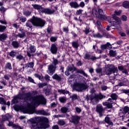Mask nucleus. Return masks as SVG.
I'll list each match as a JSON object with an SVG mask.
<instances>
[{"label": "nucleus", "mask_w": 129, "mask_h": 129, "mask_svg": "<svg viewBox=\"0 0 129 129\" xmlns=\"http://www.w3.org/2000/svg\"><path fill=\"white\" fill-rule=\"evenodd\" d=\"M12 104H15V103H18L19 102V99L17 96L13 97V99L12 101Z\"/></svg>", "instance_id": "nucleus-32"}, {"label": "nucleus", "mask_w": 129, "mask_h": 129, "mask_svg": "<svg viewBox=\"0 0 129 129\" xmlns=\"http://www.w3.org/2000/svg\"><path fill=\"white\" fill-rule=\"evenodd\" d=\"M122 93H125V94H128V90L126 89H122L121 90Z\"/></svg>", "instance_id": "nucleus-51"}, {"label": "nucleus", "mask_w": 129, "mask_h": 129, "mask_svg": "<svg viewBox=\"0 0 129 129\" xmlns=\"http://www.w3.org/2000/svg\"><path fill=\"white\" fill-rule=\"evenodd\" d=\"M68 108L66 107H62L60 109V111L62 113H66L68 111Z\"/></svg>", "instance_id": "nucleus-37"}, {"label": "nucleus", "mask_w": 129, "mask_h": 129, "mask_svg": "<svg viewBox=\"0 0 129 129\" xmlns=\"http://www.w3.org/2000/svg\"><path fill=\"white\" fill-rule=\"evenodd\" d=\"M33 67L34 62H30L25 64V67H23L22 69H21L20 70H22V71H24L25 68H26V69H29V68H33Z\"/></svg>", "instance_id": "nucleus-15"}, {"label": "nucleus", "mask_w": 129, "mask_h": 129, "mask_svg": "<svg viewBox=\"0 0 129 129\" xmlns=\"http://www.w3.org/2000/svg\"><path fill=\"white\" fill-rule=\"evenodd\" d=\"M34 76L36 77V78H38L39 80H41V81L43 80V77H41V76L38 74H34Z\"/></svg>", "instance_id": "nucleus-47"}, {"label": "nucleus", "mask_w": 129, "mask_h": 129, "mask_svg": "<svg viewBox=\"0 0 129 129\" xmlns=\"http://www.w3.org/2000/svg\"><path fill=\"white\" fill-rule=\"evenodd\" d=\"M70 6H71V8H74V9L79 8V5L77 2H71L70 3Z\"/></svg>", "instance_id": "nucleus-25"}, {"label": "nucleus", "mask_w": 129, "mask_h": 129, "mask_svg": "<svg viewBox=\"0 0 129 129\" xmlns=\"http://www.w3.org/2000/svg\"><path fill=\"white\" fill-rule=\"evenodd\" d=\"M104 110L103 107L101 104H98L96 108V111L99 113L100 117H101L103 114L102 113Z\"/></svg>", "instance_id": "nucleus-11"}, {"label": "nucleus", "mask_w": 129, "mask_h": 129, "mask_svg": "<svg viewBox=\"0 0 129 129\" xmlns=\"http://www.w3.org/2000/svg\"><path fill=\"white\" fill-rule=\"evenodd\" d=\"M10 77H11V76L9 75H5L4 76V78L6 80H10Z\"/></svg>", "instance_id": "nucleus-59"}, {"label": "nucleus", "mask_w": 129, "mask_h": 129, "mask_svg": "<svg viewBox=\"0 0 129 129\" xmlns=\"http://www.w3.org/2000/svg\"><path fill=\"white\" fill-rule=\"evenodd\" d=\"M112 71H113V66L112 64H108V67L104 69V73L106 75H110Z\"/></svg>", "instance_id": "nucleus-10"}, {"label": "nucleus", "mask_w": 129, "mask_h": 129, "mask_svg": "<svg viewBox=\"0 0 129 129\" xmlns=\"http://www.w3.org/2000/svg\"><path fill=\"white\" fill-rule=\"evenodd\" d=\"M83 32L85 33L86 35H88L90 32H91V30H90V28L87 27L85 28Z\"/></svg>", "instance_id": "nucleus-36"}, {"label": "nucleus", "mask_w": 129, "mask_h": 129, "mask_svg": "<svg viewBox=\"0 0 129 129\" xmlns=\"http://www.w3.org/2000/svg\"><path fill=\"white\" fill-rule=\"evenodd\" d=\"M46 85H47V84L46 83L43 84H38V85L39 88H43L44 86H46Z\"/></svg>", "instance_id": "nucleus-48"}, {"label": "nucleus", "mask_w": 129, "mask_h": 129, "mask_svg": "<svg viewBox=\"0 0 129 129\" xmlns=\"http://www.w3.org/2000/svg\"><path fill=\"white\" fill-rule=\"evenodd\" d=\"M8 38V35L6 33H3L0 35V41L4 42Z\"/></svg>", "instance_id": "nucleus-26"}, {"label": "nucleus", "mask_w": 129, "mask_h": 129, "mask_svg": "<svg viewBox=\"0 0 129 129\" xmlns=\"http://www.w3.org/2000/svg\"><path fill=\"white\" fill-rule=\"evenodd\" d=\"M78 95L76 94H74L70 96V98H72V100H76V99H78Z\"/></svg>", "instance_id": "nucleus-38"}, {"label": "nucleus", "mask_w": 129, "mask_h": 129, "mask_svg": "<svg viewBox=\"0 0 129 129\" xmlns=\"http://www.w3.org/2000/svg\"><path fill=\"white\" fill-rule=\"evenodd\" d=\"M58 92L59 93H62V94H69L70 95V94L69 93V91H66L65 90H62V89H59L57 90Z\"/></svg>", "instance_id": "nucleus-29"}, {"label": "nucleus", "mask_w": 129, "mask_h": 129, "mask_svg": "<svg viewBox=\"0 0 129 129\" xmlns=\"http://www.w3.org/2000/svg\"><path fill=\"white\" fill-rule=\"evenodd\" d=\"M35 27H40V28H42V27L45 26L46 22L41 18L33 16V18L30 20V22H28L26 23V26L28 28L32 29V28H33V25Z\"/></svg>", "instance_id": "nucleus-3"}, {"label": "nucleus", "mask_w": 129, "mask_h": 129, "mask_svg": "<svg viewBox=\"0 0 129 129\" xmlns=\"http://www.w3.org/2000/svg\"><path fill=\"white\" fill-rule=\"evenodd\" d=\"M57 51H58V48H57L56 45L54 44H52L50 48V52H51L52 54H57Z\"/></svg>", "instance_id": "nucleus-16"}, {"label": "nucleus", "mask_w": 129, "mask_h": 129, "mask_svg": "<svg viewBox=\"0 0 129 129\" xmlns=\"http://www.w3.org/2000/svg\"><path fill=\"white\" fill-rule=\"evenodd\" d=\"M121 19L123 21H127V16L126 15H122V16H121Z\"/></svg>", "instance_id": "nucleus-50"}, {"label": "nucleus", "mask_w": 129, "mask_h": 129, "mask_svg": "<svg viewBox=\"0 0 129 129\" xmlns=\"http://www.w3.org/2000/svg\"><path fill=\"white\" fill-rule=\"evenodd\" d=\"M84 59H88V60H92L93 61H94V60H96V59H98V57H96L94 56L90 55L89 53H86L84 54Z\"/></svg>", "instance_id": "nucleus-13"}, {"label": "nucleus", "mask_w": 129, "mask_h": 129, "mask_svg": "<svg viewBox=\"0 0 129 129\" xmlns=\"http://www.w3.org/2000/svg\"><path fill=\"white\" fill-rule=\"evenodd\" d=\"M38 92L33 91L31 92H29L24 94H19L16 96L18 99H24V100H30L32 104L34 105H40V104H45L46 103V99L42 95H37ZM36 95L34 97L33 96Z\"/></svg>", "instance_id": "nucleus-1"}, {"label": "nucleus", "mask_w": 129, "mask_h": 129, "mask_svg": "<svg viewBox=\"0 0 129 129\" xmlns=\"http://www.w3.org/2000/svg\"><path fill=\"white\" fill-rule=\"evenodd\" d=\"M103 95L101 94H91L86 97V100H87V101L90 100L91 103H92L93 105H95V104L98 103L99 100H101V99H103Z\"/></svg>", "instance_id": "nucleus-6"}, {"label": "nucleus", "mask_w": 129, "mask_h": 129, "mask_svg": "<svg viewBox=\"0 0 129 129\" xmlns=\"http://www.w3.org/2000/svg\"><path fill=\"white\" fill-rule=\"evenodd\" d=\"M44 78L46 81H50V77L48 75H45Z\"/></svg>", "instance_id": "nucleus-60"}, {"label": "nucleus", "mask_w": 129, "mask_h": 129, "mask_svg": "<svg viewBox=\"0 0 129 129\" xmlns=\"http://www.w3.org/2000/svg\"><path fill=\"white\" fill-rule=\"evenodd\" d=\"M12 116L9 114H6L5 115H3L2 117L3 121H6V120H9L10 118H11Z\"/></svg>", "instance_id": "nucleus-21"}, {"label": "nucleus", "mask_w": 129, "mask_h": 129, "mask_svg": "<svg viewBox=\"0 0 129 129\" xmlns=\"http://www.w3.org/2000/svg\"><path fill=\"white\" fill-rule=\"evenodd\" d=\"M32 6L35 10H37L39 12H41L42 13V11H43V8H42V6L36 4L32 5Z\"/></svg>", "instance_id": "nucleus-20"}, {"label": "nucleus", "mask_w": 129, "mask_h": 129, "mask_svg": "<svg viewBox=\"0 0 129 129\" xmlns=\"http://www.w3.org/2000/svg\"><path fill=\"white\" fill-rule=\"evenodd\" d=\"M93 36L94 38H102V37H103V35L100 34L99 33L97 34H95Z\"/></svg>", "instance_id": "nucleus-42"}, {"label": "nucleus", "mask_w": 129, "mask_h": 129, "mask_svg": "<svg viewBox=\"0 0 129 129\" xmlns=\"http://www.w3.org/2000/svg\"><path fill=\"white\" fill-rule=\"evenodd\" d=\"M57 123L59 125H64L66 123H65V121H64V120H59Z\"/></svg>", "instance_id": "nucleus-45"}, {"label": "nucleus", "mask_w": 129, "mask_h": 129, "mask_svg": "<svg viewBox=\"0 0 129 129\" xmlns=\"http://www.w3.org/2000/svg\"><path fill=\"white\" fill-rule=\"evenodd\" d=\"M79 7H80L81 8H84V7L85 6V4H84V2H81L80 3V5H79Z\"/></svg>", "instance_id": "nucleus-61"}, {"label": "nucleus", "mask_w": 129, "mask_h": 129, "mask_svg": "<svg viewBox=\"0 0 129 129\" xmlns=\"http://www.w3.org/2000/svg\"><path fill=\"white\" fill-rule=\"evenodd\" d=\"M20 31H21V33H18L17 35H16V37H19V38H23L26 37V32L24 30H21L20 29Z\"/></svg>", "instance_id": "nucleus-18"}, {"label": "nucleus", "mask_w": 129, "mask_h": 129, "mask_svg": "<svg viewBox=\"0 0 129 129\" xmlns=\"http://www.w3.org/2000/svg\"><path fill=\"white\" fill-rule=\"evenodd\" d=\"M92 14L93 15H95V16H96V18H98V19H99L100 20L107 19L108 23H109L111 25L113 24V18H107L105 16H104L103 14V10H102V9H98L97 11L96 9H93L92 10Z\"/></svg>", "instance_id": "nucleus-5"}, {"label": "nucleus", "mask_w": 129, "mask_h": 129, "mask_svg": "<svg viewBox=\"0 0 129 129\" xmlns=\"http://www.w3.org/2000/svg\"><path fill=\"white\" fill-rule=\"evenodd\" d=\"M113 26V25L112 24H110V25H108L106 30H107V31H110V30H111V29H113V28H112Z\"/></svg>", "instance_id": "nucleus-54"}, {"label": "nucleus", "mask_w": 129, "mask_h": 129, "mask_svg": "<svg viewBox=\"0 0 129 129\" xmlns=\"http://www.w3.org/2000/svg\"><path fill=\"white\" fill-rule=\"evenodd\" d=\"M12 45L14 48H19L20 47V43L17 41H12Z\"/></svg>", "instance_id": "nucleus-27"}, {"label": "nucleus", "mask_w": 129, "mask_h": 129, "mask_svg": "<svg viewBox=\"0 0 129 129\" xmlns=\"http://www.w3.org/2000/svg\"><path fill=\"white\" fill-rule=\"evenodd\" d=\"M53 79H54L55 80H57V81H61L62 80V78H61V76H59L57 74H55L54 75L52 76Z\"/></svg>", "instance_id": "nucleus-24"}, {"label": "nucleus", "mask_w": 129, "mask_h": 129, "mask_svg": "<svg viewBox=\"0 0 129 129\" xmlns=\"http://www.w3.org/2000/svg\"><path fill=\"white\" fill-rule=\"evenodd\" d=\"M5 69L12 70V64L10 62H8L5 66Z\"/></svg>", "instance_id": "nucleus-39"}, {"label": "nucleus", "mask_w": 129, "mask_h": 129, "mask_svg": "<svg viewBox=\"0 0 129 129\" xmlns=\"http://www.w3.org/2000/svg\"><path fill=\"white\" fill-rule=\"evenodd\" d=\"M67 70H68L70 72H72L73 73V72L76 70V68L73 66H69L67 68Z\"/></svg>", "instance_id": "nucleus-30"}, {"label": "nucleus", "mask_w": 129, "mask_h": 129, "mask_svg": "<svg viewBox=\"0 0 129 129\" xmlns=\"http://www.w3.org/2000/svg\"><path fill=\"white\" fill-rule=\"evenodd\" d=\"M103 36H104V37H106V38H110V37H111L110 35L105 32L103 33Z\"/></svg>", "instance_id": "nucleus-58"}, {"label": "nucleus", "mask_w": 129, "mask_h": 129, "mask_svg": "<svg viewBox=\"0 0 129 129\" xmlns=\"http://www.w3.org/2000/svg\"><path fill=\"white\" fill-rule=\"evenodd\" d=\"M114 20L116 21L117 23V24H119L121 23V19L119 17H118L115 15V14H114Z\"/></svg>", "instance_id": "nucleus-28"}, {"label": "nucleus", "mask_w": 129, "mask_h": 129, "mask_svg": "<svg viewBox=\"0 0 129 129\" xmlns=\"http://www.w3.org/2000/svg\"><path fill=\"white\" fill-rule=\"evenodd\" d=\"M36 52V47H35L33 45H30L29 47L28 50L27 51V56H28L30 58L31 57L34 56V53Z\"/></svg>", "instance_id": "nucleus-9"}, {"label": "nucleus", "mask_w": 129, "mask_h": 129, "mask_svg": "<svg viewBox=\"0 0 129 129\" xmlns=\"http://www.w3.org/2000/svg\"><path fill=\"white\" fill-rule=\"evenodd\" d=\"M122 73H123V74H125L127 75H129V73H128L127 69H124V68H123V70L122 71Z\"/></svg>", "instance_id": "nucleus-56"}, {"label": "nucleus", "mask_w": 129, "mask_h": 129, "mask_svg": "<svg viewBox=\"0 0 129 129\" xmlns=\"http://www.w3.org/2000/svg\"><path fill=\"white\" fill-rule=\"evenodd\" d=\"M41 13H44V14H47V15H52V14L55 13V10H51L48 8H43Z\"/></svg>", "instance_id": "nucleus-14"}, {"label": "nucleus", "mask_w": 129, "mask_h": 129, "mask_svg": "<svg viewBox=\"0 0 129 129\" xmlns=\"http://www.w3.org/2000/svg\"><path fill=\"white\" fill-rule=\"evenodd\" d=\"M113 103H109L108 102H103L104 106H106L107 108H112V104Z\"/></svg>", "instance_id": "nucleus-23"}, {"label": "nucleus", "mask_w": 129, "mask_h": 129, "mask_svg": "<svg viewBox=\"0 0 129 129\" xmlns=\"http://www.w3.org/2000/svg\"><path fill=\"white\" fill-rule=\"evenodd\" d=\"M74 88L79 92H82L84 90H86L88 88V86L86 83H76L74 84Z\"/></svg>", "instance_id": "nucleus-7"}, {"label": "nucleus", "mask_w": 129, "mask_h": 129, "mask_svg": "<svg viewBox=\"0 0 129 129\" xmlns=\"http://www.w3.org/2000/svg\"><path fill=\"white\" fill-rule=\"evenodd\" d=\"M7 125H8V126H12L13 128L22 129V127L16 124H14V123L11 121H9V123L7 124Z\"/></svg>", "instance_id": "nucleus-19"}, {"label": "nucleus", "mask_w": 129, "mask_h": 129, "mask_svg": "<svg viewBox=\"0 0 129 129\" xmlns=\"http://www.w3.org/2000/svg\"><path fill=\"white\" fill-rule=\"evenodd\" d=\"M81 118V117L78 115H72L70 121L74 123V124H78Z\"/></svg>", "instance_id": "nucleus-8"}, {"label": "nucleus", "mask_w": 129, "mask_h": 129, "mask_svg": "<svg viewBox=\"0 0 129 129\" xmlns=\"http://www.w3.org/2000/svg\"><path fill=\"white\" fill-rule=\"evenodd\" d=\"M16 55H17V52H15V51H11L10 53V56H11V57H15V56H16Z\"/></svg>", "instance_id": "nucleus-52"}, {"label": "nucleus", "mask_w": 129, "mask_h": 129, "mask_svg": "<svg viewBox=\"0 0 129 129\" xmlns=\"http://www.w3.org/2000/svg\"><path fill=\"white\" fill-rule=\"evenodd\" d=\"M77 73H80V74H83L84 76H85V77H88V75L83 71L82 70H78L77 71Z\"/></svg>", "instance_id": "nucleus-33"}, {"label": "nucleus", "mask_w": 129, "mask_h": 129, "mask_svg": "<svg viewBox=\"0 0 129 129\" xmlns=\"http://www.w3.org/2000/svg\"><path fill=\"white\" fill-rule=\"evenodd\" d=\"M82 12H83V10H79L77 11L76 15H81V14H82Z\"/></svg>", "instance_id": "nucleus-62"}, {"label": "nucleus", "mask_w": 129, "mask_h": 129, "mask_svg": "<svg viewBox=\"0 0 129 129\" xmlns=\"http://www.w3.org/2000/svg\"><path fill=\"white\" fill-rule=\"evenodd\" d=\"M123 111L124 114H126V113H127V115H128V113L129 111V107H128V106H124L123 109Z\"/></svg>", "instance_id": "nucleus-31"}, {"label": "nucleus", "mask_w": 129, "mask_h": 129, "mask_svg": "<svg viewBox=\"0 0 129 129\" xmlns=\"http://www.w3.org/2000/svg\"><path fill=\"white\" fill-rule=\"evenodd\" d=\"M31 122V129H46L48 127L49 119L47 117L43 116L33 117L29 120Z\"/></svg>", "instance_id": "nucleus-2"}, {"label": "nucleus", "mask_w": 129, "mask_h": 129, "mask_svg": "<svg viewBox=\"0 0 129 129\" xmlns=\"http://www.w3.org/2000/svg\"><path fill=\"white\" fill-rule=\"evenodd\" d=\"M0 103L1 104L7 105V102H6V100L3 97L0 98Z\"/></svg>", "instance_id": "nucleus-41"}, {"label": "nucleus", "mask_w": 129, "mask_h": 129, "mask_svg": "<svg viewBox=\"0 0 129 129\" xmlns=\"http://www.w3.org/2000/svg\"><path fill=\"white\" fill-rule=\"evenodd\" d=\"M105 121L107 123H108V124H112V122H111V121H110V120H109V117H108L107 116H106L105 118Z\"/></svg>", "instance_id": "nucleus-40"}, {"label": "nucleus", "mask_w": 129, "mask_h": 129, "mask_svg": "<svg viewBox=\"0 0 129 129\" xmlns=\"http://www.w3.org/2000/svg\"><path fill=\"white\" fill-rule=\"evenodd\" d=\"M45 94L46 95H50V94H51V90L46 89L45 90Z\"/></svg>", "instance_id": "nucleus-55"}, {"label": "nucleus", "mask_w": 129, "mask_h": 129, "mask_svg": "<svg viewBox=\"0 0 129 129\" xmlns=\"http://www.w3.org/2000/svg\"><path fill=\"white\" fill-rule=\"evenodd\" d=\"M56 40H57V38L56 37H51L50 38V41L51 42H55L56 41Z\"/></svg>", "instance_id": "nucleus-64"}, {"label": "nucleus", "mask_w": 129, "mask_h": 129, "mask_svg": "<svg viewBox=\"0 0 129 129\" xmlns=\"http://www.w3.org/2000/svg\"><path fill=\"white\" fill-rule=\"evenodd\" d=\"M59 100L60 102H61V103H65V102L67 101V98L65 97H60L59 98Z\"/></svg>", "instance_id": "nucleus-35"}, {"label": "nucleus", "mask_w": 129, "mask_h": 129, "mask_svg": "<svg viewBox=\"0 0 129 129\" xmlns=\"http://www.w3.org/2000/svg\"><path fill=\"white\" fill-rule=\"evenodd\" d=\"M7 29V27L5 26L0 25V32L2 33Z\"/></svg>", "instance_id": "nucleus-46"}, {"label": "nucleus", "mask_w": 129, "mask_h": 129, "mask_svg": "<svg viewBox=\"0 0 129 129\" xmlns=\"http://www.w3.org/2000/svg\"><path fill=\"white\" fill-rule=\"evenodd\" d=\"M76 109V112H77V113H80V112H81V109H80V108L78 107H76L75 108Z\"/></svg>", "instance_id": "nucleus-57"}, {"label": "nucleus", "mask_w": 129, "mask_h": 129, "mask_svg": "<svg viewBox=\"0 0 129 129\" xmlns=\"http://www.w3.org/2000/svg\"><path fill=\"white\" fill-rule=\"evenodd\" d=\"M111 48H112V46L108 42H107L106 44L101 45V49H102V50H104V49H111Z\"/></svg>", "instance_id": "nucleus-17"}, {"label": "nucleus", "mask_w": 129, "mask_h": 129, "mask_svg": "<svg viewBox=\"0 0 129 129\" xmlns=\"http://www.w3.org/2000/svg\"><path fill=\"white\" fill-rule=\"evenodd\" d=\"M72 44L73 47H74V48H75V49H77L78 47H79V44H78V42L77 41H73L72 43Z\"/></svg>", "instance_id": "nucleus-34"}, {"label": "nucleus", "mask_w": 129, "mask_h": 129, "mask_svg": "<svg viewBox=\"0 0 129 129\" xmlns=\"http://www.w3.org/2000/svg\"><path fill=\"white\" fill-rule=\"evenodd\" d=\"M58 63V59L53 57V61H52V64L53 66H56Z\"/></svg>", "instance_id": "nucleus-43"}, {"label": "nucleus", "mask_w": 129, "mask_h": 129, "mask_svg": "<svg viewBox=\"0 0 129 129\" xmlns=\"http://www.w3.org/2000/svg\"><path fill=\"white\" fill-rule=\"evenodd\" d=\"M56 68H57V67L52 64L48 66V73H49L50 75H53V74L55 73V71H56Z\"/></svg>", "instance_id": "nucleus-12"}, {"label": "nucleus", "mask_w": 129, "mask_h": 129, "mask_svg": "<svg viewBox=\"0 0 129 129\" xmlns=\"http://www.w3.org/2000/svg\"><path fill=\"white\" fill-rule=\"evenodd\" d=\"M28 81H29V82H31V83H34V84H36V83L34 81V79H33V78H32V77H28Z\"/></svg>", "instance_id": "nucleus-49"}, {"label": "nucleus", "mask_w": 129, "mask_h": 129, "mask_svg": "<svg viewBox=\"0 0 129 129\" xmlns=\"http://www.w3.org/2000/svg\"><path fill=\"white\" fill-rule=\"evenodd\" d=\"M122 12V10H119L118 11H117V10H115L114 14H115L116 16H120V14H121Z\"/></svg>", "instance_id": "nucleus-44"}, {"label": "nucleus", "mask_w": 129, "mask_h": 129, "mask_svg": "<svg viewBox=\"0 0 129 129\" xmlns=\"http://www.w3.org/2000/svg\"><path fill=\"white\" fill-rule=\"evenodd\" d=\"M122 6L124 7V8H126V9H129V1L127 0H125L122 4Z\"/></svg>", "instance_id": "nucleus-22"}, {"label": "nucleus", "mask_w": 129, "mask_h": 129, "mask_svg": "<svg viewBox=\"0 0 129 129\" xmlns=\"http://www.w3.org/2000/svg\"><path fill=\"white\" fill-rule=\"evenodd\" d=\"M96 71L97 73H101V71H102V69H101V68H99L96 69Z\"/></svg>", "instance_id": "nucleus-63"}, {"label": "nucleus", "mask_w": 129, "mask_h": 129, "mask_svg": "<svg viewBox=\"0 0 129 129\" xmlns=\"http://www.w3.org/2000/svg\"><path fill=\"white\" fill-rule=\"evenodd\" d=\"M16 59H18V60H22V59H24V56L21 54H19L16 56Z\"/></svg>", "instance_id": "nucleus-53"}, {"label": "nucleus", "mask_w": 129, "mask_h": 129, "mask_svg": "<svg viewBox=\"0 0 129 129\" xmlns=\"http://www.w3.org/2000/svg\"><path fill=\"white\" fill-rule=\"evenodd\" d=\"M39 105L32 104L29 105L28 108H24L22 109L24 113H29V114H33L36 113V114H40L41 115H47V113L44 110H37L35 108V106Z\"/></svg>", "instance_id": "nucleus-4"}]
</instances>
